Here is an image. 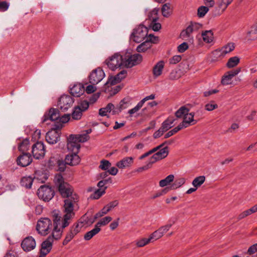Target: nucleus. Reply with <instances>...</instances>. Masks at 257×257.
I'll return each instance as SVG.
<instances>
[{
	"label": "nucleus",
	"instance_id": "18",
	"mask_svg": "<svg viewBox=\"0 0 257 257\" xmlns=\"http://www.w3.org/2000/svg\"><path fill=\"white\" fill-rule=\"evenodd\" d=\"M21 247L26 252H29L34 249L36 247V241L32 236L25 238L21 243Z\"/></svg>",
	"mask_w": 257,
	"mask_h": 257
},
{
	"label": "nucleus",
	"instance_id": "8",
	"mask_svg": "<svg viewBox=\"0 0 257 257\" xmlns=\"http://www.w3.org/2000/svg\"><path fill=\"white\" fill-rule=\"evenodd\" d=\"M142 61L143 57L139 53L133 55L128 54L123 56V66L126 68H132L134 66L138 65Z\"/></svg>",
	"mask_w": 257,
	"mask_h": 257
},
{
	"label": "nucleus",
	"instance_id": "33",
	"mask_svg": "<svg viewBox=\"0 0 257 257\" xmlns=\"http://www.w3.org/2000/svg\"><path fill=\"white\" fill-rule=\"evenodd\" d=\"M233 0H219L218 2V12L224 11Z\"/></svg>",
	"mask_w": 257,
	"mask_h": 257
},
{
	"label": "nucleus",
	"instance_id": "51",
	"mask_svg": "<svg viewBox=\"0 0 257 257\" xmlns=\"http://www.w3.org/2000/svg\"><path fill=\"white\" fill-rule=\"evenodd\" d=\"M66 164L65 160L64 161L62 160L59 159L58 164L57 165V168H56L55 171L64 172L66 169Z\"/></svg>",
	"mask_w": 257,
	"mask_h": 257
},
{
	"label": "nucleus",
	"instance_id": "56",
	"mask_svg": "<svg viewBox=\"0 0 257 257\" xmlns=\"http://www.w3.org/2000/svg\"><path fill=\"white\" fill-rule=\"evenodd\" d=\"M218 107V105L214 101H212L205 105V109L207 111H212Z\"/></svg>",
	"mask_w": 257,
	"mask_h": 257
},
{
	"label": "nucleus",
	"instance_id": "4",
	"mask_svg": "<svg viewBox=\"0 0 257 257\" xmlns=\"http://www.w3.org/2000/svg\"><path fill=\"white\" fill-rule=\"evenodd\" d=\"M89 137L87 135H71L67 139V149L72 152L78 153L80 148V143L88 141Z\"/></svg>",
	"mask_w": 257,
	"mask_h": 257
},
{
	"label": "nucleus",
	"instance_id": "46",
	"mask_svg": "<svg viewBox=\"0 0 257 257\" xmlns=\"http://www.w3.org/2000/svg\"><path fill=\"white\" fill-rule=\"evenodd\" d=\"M175 121V119L171 118H168L162 123V125L166 131H168L170 128L173 127V124Z\"/></svg>",
	"mask_w": 257,
	"mask_h": 257
},
{
	"label": "nucleus",
	"instance_id": "49",
	"mask_svg": "<svg viewBox=\"0 0 257 257\" xmlns=\"http://www.w3.org/2000/svg\"><path fill=\"white\" fill-rule=\"evenodd\" d=\"M107 187H105L103 189H97L91 195V197L94 199H99L105 192V189Z\"/></svg>",
	"mask_w": 257,
	"mask_h": 257
},
{
	"label": "nucleus",
	"instance_id": "42",
	"mask_svg": "<svg viewBox=\"0 0 257 257\" xmlns=\"http://www.w3.org/2000/svg\"><path fill=\"white\" fill-rule=\"evenodd\" d=\"M83 111L79 107H75L71 114L72 118L74 120H79L82 117Z\"/></svg>",
	"mask_w": 257,
	"mask_h": 257
},
{
	"label": "nucleus",
	"instance_id": "64",
	"mask_svg": "<svg viewBox=\"0 0 257 257\" xmlns=\"http://www.w3.org/2000/svg\"><path fill=\"white\" fill-rule=\"evenodd\" d=\"M257 251V243L251 245L247 250V253L252 254Z\"/></svg>",
	"mask_w": 257,
	"mask_h": 257
},
{
	"label": "nucleus",
	"instance_id": "26",
	"mask_svg": "<svg viewBox=\"0 0 257 257\" xmlns=\"http://www.w3.org/2000/svg\"><path fill=\"white\" fill-rule=\"evenodd\" d=\"M133 158L132 157H125L116 163V166L120 169H123L131 166L133 163Z\"/></svg>",
	"mask_w": 257,
	"mask_h": 257
},
{
	"label": "nucleus",
	"instance_id": "58",
	"mask_svg": "<svg viewBox=\"0 0 257 257\" xmlns=\"http://www.w3.org/2000/svg\"><path fill=\"white\" fill-rule=\"evenodd\" d=\"M207 7L201 6L198 9V16H204L208 11Z\"/></svg>",
	"mask_w": 257,
	"mask_h": 257
},
{
	"label": "nucleus",
	"instance_id": "37",
	"mask_svg": "<svg viewBox=\"0 0 257 257\" xmlns=\"http://www.w3.org/2000/svg\"><path fill=\"white\" fill-rule=\"evenodd\" d=\"M33 180L31 177H24L21 179V184L26 188H31Z\"/></svg>",
	"mask_w": 257,
	"mask_h": 257
},
{
	"label": "nucleus",
	"instance_id": "35",
	"mask_svg": "<svg viewBox=\"0 0 257 257\" xmlns=\"http://www.w3.org/2000/svg\"><path fill=\"white\" fill-rule=\"evenodd\" d=\"M202 39L204 42L210 43L213 41V36L211 31H205L202 33Z\"/></svg>",
	"mask_w": 257,
	"mask_h": 257
},
{
	"label": "nucleus",
	"instance_id": "44",
	"mask_svg": "<svg viewBox=\"0 0 257 257\" xmlns=\"http://www.w3.org/2000/svg\"><path fill=\"white\" fill-rule=\"evenodd\" d=\"M189 110L186 107L181 106L176 112L175 116L178 118H181L184 116L188 113Z\"/></svg>",
	"mask_w": 257,
	"mask_h": 257
},
{
	"label": "nucleus",
	"instance_id": "6",
	"mask_svg": "<svg viewBox=\"0 0 257 257\" xmlns=\"http://www.w3.org/2000/svg\"><path fill=\"white\" fill-rule=\"evenodd\" d=\"M52 227L51 219L47 217L41 218L37 221L36 230L39 234L45 236L50 232Z\"/></svg>",
	"mask_w": 257,
	"mask_h": 257
},
{
	"label": "nucleus",
	"instance_id": "2",
	"mask_svg": "<svg viewBox=\"0 0 257 257\" xmlns=\"http://www.w3.org/2000/svg\"><path fill=\"white\" fill-rule=\"evenodd\" d=\"M78 196L75 194H74L72 197H69L68 198H66L64 200V204L63 205V210L64 215L62 219H61L62 217H61L60 225L59 227L63 229L70 224L71 220L75 216V212H74V205L78 201ZM54 211H56L58 214H59L58 211L54 210ZM53 212L54 211L52 212V215ZM59 215L61 217L60 215Z\"/></svg>",
	"mask_w": 257,
	"mask_h": 257
},
{
	"label": "nucleus",
	"instance_id": "19",
	"mask_svg": "<svg viewBox=\"0 0 257 257\" xmlns=\"http://www.w3.org/2000/svg\"><path fill=\"white\" fill-rule=\"evenodd\" d=\"M60 118L59 111L57 108H51L48 112L44 115L42 118V122H45L48 120L51 121L58 120Z\"/></svg>",
	"mask_w": 257,
	"mask_h": 257
},
{
	"label": "nucleus",
	"instance_id": "10",
	"mask_svg": "<svg viewBox=\"0 0 257 257\" xmlns=\"http://www.w3.org/2000/svg\"><path fill=\"white\" fill-rule=\"evenodd\" d=\"M38 197L45 201H49L55 194V191L48 186L42 185L38 190Z\"/></svg>",
	"mask_w": 257,
	"mask_h": 257
},
{
	"label": "nucleus",
	"instance_id": "20",
	"mask_svg": "<svg viewBox=\"0 0 257 257\" xmlns=\"http://www.w3.org/2000/svg\"><path fill=\"white\" fill-rule=\"evenodd\" d=\"M240 69H236L227 72L222 77L221 83L223 85H229L232 83V79L233 77L239 73Z\"/></svg>",
	"mask_w": 257,
	"mask_h": 257
},
{
	"label": "nucleus",
	"instance_id": "63",
	"mask_svg": "<svg viewBox=\"0 0 257 257\" xmlns=\"http://www.w3.org/2000/svg\"><path fill=\"white\" fill-rule=\"evenodd\" d=\"M70 118V114H65L61 116L60 115V118H59L58 120L62 123H66L68 121V120Z\"/></svg>",
	"mask_w": 257,
	"mask_h": 257
},
{
	"label": "nucleus",
	"instance_id": "59",
	"mask_svg": "<svg viewBox=\"0 0 257 257\" xmlns=\"http://www.w3.org/2000/svg\"><path fill=\"white\" fill-rule=\"evenodd\" d=\"M191 34L185 29L182 31L180 34V38L184 40H188L190 39Z\"/></svg>",
	"mask_w": 257,
	"mask_h": 257
},
{
	"label": "nucleus",
	"instance_id": "52",
	"mask_svg": "<svg viewBox=\"0 0 257 257\" xmlns=\"http://www.w3.org/2000/svg\"><path fill=\"white\" fill-rule=\"evenodd\" d=\"M182 127L181 126L180 124H179L177 127L174 128L173 130L170 131L167 133H166L164 136L165 139H167L174 134H176L178 131L181 130Z\"/></svg>",
	"mask_w": 257,
	"mask_h": 257
},
{
	"label": "nucleus",
	"instance_id": "17",
	"mask_svg": "<svg viewBox=\"0 0 257 257\" xmlns=\"http://www.w3.org/2000/svg\"><path fill=\"white\" fill-rule=\"evenodd\" d=\"M169 148L168 146L163 147L157 152L154 154L150 160L154 164L156 162L161 160L167 157L169 154Z\"/></svg>",
	"mask_w": 257,
	"mask_h": 257
},
{
	"label": "nucleus",
	"instance_id": "31",
	"mask_svg": "<svg viewBox=\"0 0 257 257\" xmlns=\"http://www.w3.org/2000/svg\"><path fill=\"white\" fill-rule=\"evenodd\" d=\"M30 147V141L28 139L24 140L19 145V150L22 153H28L27 151Z\"/></svg>",
	"mask_w": 257,
	"mask_h": 257
},
{
	"label": "nucleus",
	"instance_id": "22",
	"mask_svg": "<svg viewBox=\"0 0 257 257\" xmlns=\"http://www.w3.org/2000/svg\"><path fill=\"white\" fill-rule=\"evenodd\" d=\"M32 161V158L29 153H24L19 156L17 160L18 165L24 167L29 165Z\"/></svg>",
	"mask_w": 257,
	"mask_h": 257
},
{
	"label": "nucleus",
	"instance_id": "54",
	"mask_svg": "<svg viewBox=\"0 0 257 257\" xmlns=\"http://www.w3.org/2000/svg\"><path fill=\"white\" fill-rule=\"evenodd\" d=\"M111 166V163L107 160H102L100 161L99 168L102 170L106 171Z\"/></svg>",
	"mask_w": 257,
	"mask_h": 257
},
{
	"label": "nucleus",
	"instance_id": "30",
	"mask_svg": "<svg viewBox=\"0 0 257 257\" xmlns=\"http://www.w3.org/2000/svg\"><path fill=\"white\" fill-rule=\"evenodd\" d=\"M115 108L114 105L111 103H108L105 107L101 108L99 110V114L101 116H106L107 113L110 112L112 111V113H113V111Z\"/></svg>",
	"mask_w": 257,
	"mask_h": 257
},
{
	"label": "nucleus",
	"instance_id": "36",
	"mask_svg": "<svg viewBox=\"0 0 257 257\" xmlns=\"http://www.w3.org/2000/svg\"><path fill=\"white\" fill-rule=\"evenodd\" d=\"M152 47V44L148 41H145L137 47V51L139 53L146 52Z\"/></svg>",
	"mask_w": 257,
	"mask_h": 257
},
{
	"label": "nucleus",
	"instance_id": "24",
	"mask_svg": "<svg viewBox=\"0 0 257 257\" xmlns=\"http://www.w3.org/2000/svg\"><path fill=\"white\" fill-rule=\"evenodd\" d=\"M78 153L72 152L65 157V161L67 165L75 166L78 165L80 162V158L77 155Z\"/></svg>",
	"mask_w": 257,
	"mask_h": 257
},
{
	"label": "nucleus",
	"instance_id": "60",
	"mask_svg": "<svg viewBox=\"0 0 257 257\" xmlns=\"http://www.w3.org/2000/svg\"><path fill=\"white\" fill-rule=\"evenodd\" d=\"M153 163L149 159L148 163L145 166L140 167L138 169V172H142L144 170H147L152 167Z\"/></svg>",
	"mask_w": 257,
	"mask_h": 257
},
{
	"label": "nucleus",
	"instance_id": "7",
	"mask_svg": "<svg viewBox=\"0 0 257 257\" xmlns=\"http://www.w3.org/2000/svg\"><path fill=\"white\" fill-rule=\"evenodd\" d=\"M123 56L118 53H115L106 59L105 63L110 69L114 71L117 68L123 66Z\"/></svg>",
	"mask_w": 257,
	"mask_h": 257
},
{
	"label": "nucleus",
	"instance_id": "15",
	"mask_svg": "<svg viewBox=\"0 0 257 257\" xmlns=\"http://www.w3.org/2000/svg\"><path fill=\"white\" fill-rule=\"evenodd\" d=\"M105 73L103 70L98 67L93 70L89 76V83L95 85L100 82L104 77Z\"/></svg>",
	"mask_w": 257,
	"mask_h": 257
},
{
	"label": "nucleus",
	"instance_id": "12",
	"mask_svg": "<svg viewBox=\"0 0 257 257\" xmlns=\"http://www.w3.org/2000/svg\"><path fill=\"white\" fill-rule=\"evenodd\" d=\"M62 127V123L58 124V127L54 130L48 132L46 135V140L50 144H56L59 139L60 129Z\"/></svg>",
	"mask_w": 257,
	"mask_h": 257
},
{
	"label": "nucleus",
	"instance_id": "53",
	"mask_svg": "<svg viewBox=\"0 0 257 257\" xmlns=\"http://www.w3.org/2000/svg\"><path fill=\"white\" fill-rule=\"evenodd\" d=\"M89 106V103L87 100H82L81 101L76 107L80 108V110L84 112L88 108Z\"/></svg>",
	"mask_w": 257,
	"mask_h": 257
},
{
	"label": "nucleus",
	"instance_id": "13",
	"mask_svg": "<svg viewBox=\"0 0 257 257\" xmlns=\"http://www.w3.org/2000/svg\"><path fill=\"white\" fill-rule=\"evenodd\" d=\"M32 153L36 159H41L45 155V146L43 142H37L32 146Z\"/></svg>",
	"mask_w": 257,
	"mask_h": 257
},
{
	"label": "nucleus",
	"instance_id": "27",
	"mask_svg": "<svg viewBox=\"0 0 257 257\" xmlns=\"http://www.w3.org/2000/svg\"><path fill=\"white\" fill-rule=\"evenodd\" d=\"M164 65L165 63L163 61H160L154 66L153 74L155 77H158L162 74Z\"/></svg>",
	"mask_w": 257,
	"mask_h": 257
},
{
	"label": "nucleus",
	"instance_id": "38",
	"mask_svg": "<svg viewBox=\"0 0 257 257\" xmlns=\"http://www.w3.org/2000/svg\"><path fill=\"white\" fill-rule=\"evenodd\" d=\"M173 7L170 4H164L162 8V12L163 16H167L172 14Z\"/></svg>",
	"mask_w": 257,
	"mask_h": 257
},
{
	"label": "nucleus",
	"instance_id": "40",
	"mask_svg": "<svg viewBox=\"0 0 257 257\" xmlns=\"http://www.w3.org/2000/svg\"><path fill=\"white\" fill-rule=\"evenodd\" d=\"M205 181L204 176H200L196 177L192 181V185L194 187L197 188L204 183Z\"/></svg>",
	"mask_w": 257,
	"mask_h": 257
},
{
	"label": "nucleus",
	"instance_id": "48",
	"mask_svg": "<svg viewBox=\"0 0 257 257\" xmlns=\"http://www.w3.org/2000/svg\"><path fill=\"white\" fill-rule=\"evenodd\" d=\"M152 241L150 237L148 238H142L139 240H138L136 241V245L138 247H141L145 246L146 245L149 244L150 242H151Z\"/></svg>",
	"mask_w": 257,
	"mask_h": 257
},
{
	"label": "nucleus",
	"instance_id": "34",
	"mask_svg": "<svg viewBox=\"0 0 257 257\" xmlns=\"http://www.w3.org/2000/svg\"><path fill=\"white\" fill-rule=\"evenodd\" d=\"M58 159L55 157H51L48 160L46 166L50 170H55L58 163Z\"/></svg>",
	"mask_w": 257,
	"mask_h": 257
},
{
	"label": "nucleus",
	"instance_id": "57",
	"mask_svg": "<svg viewBox=\"0 0 257 257\" xmlns=\"http://www.w3.org/2000/svg\"><path fill=\"white\" fill-rule=\"evenodd\" d=\"M146 41L149 42L151 44L152 43L156 44L159 42V38L158 37L154 36L152 34H148Z\"/></svg>",
	"mask_w": 257,
	"mask_h": 257
},
{
	"label": "nucleus",
	"instance_id": "32",
	"mask_svg": "<svg viewBox=\"0 0 257 257\" xmlns=\"http://www.w3.org/2000/svg\"><path fill=\"white\" fill-rule=\"evenodd\" d=\"M101 229L100 228L97 227L95 225V227L93 229L87 232L84 236V238L85 240H89L91 239L94 235L97 234L100 231Z\"/></svg>",
	"mask_w": 257,
	"mask_h": 257
},
{
	"label": "nucleus",
	"instance_id": "3",
	"mask_svg": "<svg viewBox=\"0 0 257 257\" xmlns=\"http://www.w3.org/2000/svg\"><path fill=\"white\" fill-rule=\"evenodd\" d=\"M54 182L57 186L58 191L63 198H68L73 196V187L68 183L65 182L61 174H57L54 178Z\"/></svg>",
	"mask_w": 257,
	"mask_h": 257
},
{
	"label": "nucleus",
	"instance_id": "45",
	"mask_svg": "<svg viewBox=\"0 0 257 257\" xmlns=\"http://www.w3.org/2000/svg\"><path fill=\"white\" fill-rule=\"evenodd\" d=\"M186 180L184 178H180L176 179L171 186L173 189H176L182 186L185 184Z\"/></svg>",
	"mask_w": 257,
	"mask_h": 257
},
{
	"label": "nucleus",
	"instance_id": "47",
	"mask_svg": "<svg viewBox=\"0 0 257 257\" xmlns=\"http://www.w3.org/2000/svg\"><path fill=\"white\" fill-rule=\"evenodd\" d=\"M112 218L110 216H106L101 218L96 224L95 226L98 228H100L101 226H104L108 224L111 220Z\"/></svg>",
	"mask_w": 257,
	"mask_h": 257
},
{
	"label": "nucleus",
	"instance_id": "5",
	"mask_svg": "<svg viewBox=\"0 0 257 257\" xmlns=\"http://www.w3.org/2000/svg\"><path fill=\"white\" fill-rule=\"evenodd\" d=\"M148 31V27L143 24H140L133 29L130 36V39L136 43H141L146 38Z\"/></svg>",
	"mask_w": 257,
	"mask_h": 257
},
{
	"label": "nucleus",
	"instance_id": "62",
	"mask_svg": "<svg viewBox=\"0 0 257 257\" xmlns=\"http://www.w3.org/2000/svg\"><path fill=\"white\" fill-rule=\"evenodd\" d=\"M9 4L6 1H0V11L5 12L6 11L9 7Z\"/></svg>",
	"mask_w": 257,
	"mask_h": 257
},
{
	"label": "nucleus",
	"instance_id": "25",
	"mask_svg": "<svg viewBox=\"0 0 257 257\" xmlns=\"http://www.w3.org/2000/svg\"><path fill=\"white\" fill-rule=\"evenodd\" d=\"M84 92V88L80 83L75 84L70 88V93L75 97L80 96Z\"/></svg>",
	"mask_w": 257,
	"mask_h": 257
},
{
	"label": "nucleus",
	"instance_id": "11",
	"mask_svg": "<svg viewBox=\"0 0 257 257\" xmlns=\"http://www.w3.org/2000/svg\"><path fill=\"white\" fill-rule=\"evenodd\" d=\"M126 75L127 71L125 70H122L115 76L109 77L107 82L104 85L105 91H106L107 88L119 83L126 77Z\"/></svg>",
	"mask_w": 257,
	"mask_h": 257
},
{
	"label": "nucleus",
	"instance_id": "55",
	"mask_svg": "<svg viewBox=\"0 0 257 257\" xmlns=\"http://www.w3.org/2000/svg\"><path fill=\"white\" fill-rule=\"evenodd\" d=\"M144 104V102L142 100H141L135 107L131 109H130L128 111V113L132 115L134 113L138 112L142 107Z\"/></svg>",
	"mask_w": 257,
	"mask_h": 257
},
{
	"label": "nucleus",
	"instance_id": "21",
	"mask_svg": "<svg viewBox=\"0 0 257 257\" xmlns=\"http://www.w3.org/2000/svg\"><path fill=\"white\" fill-rule=\"evenodd\" d=\"M131 101L132 98L129 96L123 98L120 100L119 104L115 107V108L113 111V114H118L122 110L128 107L131 104Z\"/></svg>",
	"mask_w": 257,
	"mask_h": 257
},
{
	"label": "nucleus",
	"instance_id": "1",
	"mask_svg": "<svg viewBox=\"0 0 257 257\" xmlns=\"http://www.w3.org/2000/svg\"><path fill=\"white\" fill-rule=\"evenodd\" d=\"M61 217L56 211L53 212V220L54 228L52 234L41 244L40 251L47 255L51 251L53 242L54 240H58L61 238L63 229L59 227L60 225Z\"/></svg>",
	"mask_w": 257,
	"mask_h": 257
},
{
	"label": "nucleus",
	"instance_id": "43",
	"mask_svg": "<svg viewBox=\"0 0 257 257\" xmlns=\"http://www.w3.org/2000/svg\"><path fill=\"white\" fill-rule=\"evenodd\" d=\"M158 17H156L152 20L149 19L151 22L149 25V27L152 28L154 31H158L161 28V25L159 23H157Z\"/></svg>",
	"mask_w": 257,
	"mask_h": 257
},
{
	"label": "nucleus",
	"instance_id": "14",
	"mask_svg": "<svg viewBox=\"0 0 257 257\" xmlns=\"http://www.w3.org/2000/svg\"><path fill=\"white\" fill-rule=\"evenodd\" d=\"M74 102V99L68 95H62L58 102V106L63 111L67 110L70 108Z\"/></svg>",
	"mask_w": 257,
	"mask_h": 257
},
{
	"label": "nucleus",
	"instance_id": "9",
	"mask_svg": "<svg viewBox=\"0 0 257 257\" xmlns=\"http://www.w3.org/2000/svg\"><path fill=\"white\" fill-rule=\"evenodd\" d=\"M83 227V223L76 222L70 227L68 231L66 233L62 244L63 245H67L79 232H80Z\"/></svg>",
	"mask_w": 257,
	"mask_h": 257
},
{
	"label": "nucleus",
	"instance_id": "28",
	"mask_svg": "<svg viewBox=\"0 0 257 257\" xmlns=\"http://www.w3.org/2000/svg\"><path fill=\"white\" fill-rule=\"evenodd\" d=\"M246 39L249 41L257 39V22L250 28L246 34Z\"/></svg>",
	"mask_w": 257,
	"mask_h": 257
},
{
	"label": "nucleus",
	"instance_id": "61",
	"mask_svg": "<svg viewBox=\"0 0 257 257\" xmlns=\"http://www.w3.org/2000/svg\"><path fill=\"white\" fill-rule=\"evenodd\" d=\"M188 48V45L186 42H183L178 46L177 49L180 53H183Z\"/></svg>",
	"mask_w": 257,
	"mask_h": 257
},
{
	"label": "nucleus",
	"instance_id": "50",
	"mask_svg": "<svg viewBox=\"0 0 257 257\" xmlns=\"http://www.w3.org/2000/svg\"><path fill=\"white\" fill-rule=\"evenodd\" d=\"M163 236V235H162L160 230L158 229V230H156L152 234H151L149 237L151 238L152 242H153L154 241L160 238Z\"/></svg>",
	"mask_w": 257,
	"mask_h": 257
},
{
	"label": "nucleus",
	"instance_id": "23",
	"mask_svg": "<svg viewBox=\"0 0 257 257\" xmlns=\"http://www.w3.org/2000/svg\"><path fill=\"white\" fill-rule=\"evenodd\" d=\"M194 115L195 112H192L189 113H187L184 116L183 121L179 124L182 128H186L197 123V121L194 119Z\"/></svg>",
	"mask_w": 257,
	"mask_h": 257
},
{
	"label": "nucleus",
	"instance_id": "41",
	"mask_svg": "<svg viewBox=\"0 0 257 257\" xmlns=\"http://www.w3.org/2000/svg\"><path fill=\"white\" fill-rule=\"evenodd\" d=\"M239 62V58L237 56L231 57L226 63V66L229 68L236 66Z\"/></svg>",
	"mask_w": 257,
	"mask_h": 257
},
{
	"label": "nucleus",
	"instance_id": "39",
	"mask_svg": "<svg viewBox=\"0 0 257 257\" xmlns=\"http://www.w3.org/2000/svg\"><path fill=\"white\" fill-rule=\"evenodd\" d=\"M174 179V176L172 174L168 175L165 179L161 180L159 182V185L161 187L166 186L170 183L172 182Z\"/></svg>",
	"mask_w": 257,
	"mask_h": 257
},
{
	"label": "nucleus",
	"instance_id": "16",
	"mask_svg": "<svg viewBox=\"0 0 257 257\" xmlns=\"http://www.w3.org/2000/svg\"><path fill=\"white\" fill-rule=\"evenodd\" d=\"M233 43H229L220 49H217L212 52V55L216 58L223 57L226 54L230 53L234 49Z\"/></svg>",
	"mask_w": 257,
	"mask_h": 257
},
{
	"label": "nucleus",
	"instance_id": "29",
	"mask_svg": "<svg viewBox=\"0 0 257 257\" xmlns=\"http://www.w3.org/2000/svg\"><path fill=\"white\" fill-rule=\"evenodd\" d=\"M256 212H257V204L253 206L250 209L246 210L240 213L237 217V220H240Z\"/></svg>",
	"mask_w": 257,
	"mask_h": 257
}]
</instances>
